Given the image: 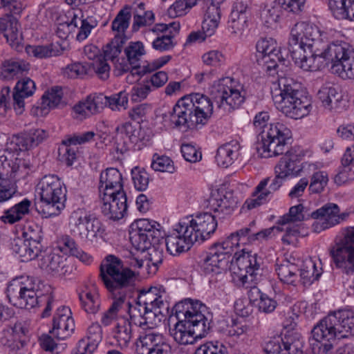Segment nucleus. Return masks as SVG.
<instances>
[{"label": "nucleus", "instance_id": "f257e3e1", "mask_svg": "<svg viewBox=\"0 0 354 354\" xmlns=\"http://www.w3.org/2000/svg\"><path fill=\"white\" fill-rule=\"evenodd\" d=\"M173 310L178 319L181 315L185 317L169 328L170 335L178 344H192L197 339L205 337L210 329L212 315L201 301L186 299L176 304Z\"/></svg>", "mask_w": 354, "mask_h": 354}, {"label": "nucleus", "instance_id": "f03ea898", "mask_svg": "<svg viewBox=\"0 0 354 354\" xmlns=\"http://www.w3.org/2000/svg\"><path fill=\"white\" fill-rule=\"evenodd\" d=\"M207 202L208 208L214 212L215 215L204 212L181 219L182 223L187 225L189 233L193 234L195 242H203L207 239L216 229V218L223 219L232 214L237 204L233 192L223 189L212 192Z\"/></svg>", "mask_w": 354, "mask_h": 354}, {"label": "nucleus", "instance_id": "7ed1b4c3", "mask_svg": "<svg viewBox=\"0 0 354 354\" xmlns=\"http://www.w3.org/2000/svg\"><path fill=\"white\" fill-rule=\"evenodd\" d=\"M213 113V102L205 95L194 93L178 100L170 113L175 127L187 131L205 124Z\"/></svg>", "mask_w": 354, "mask_h": 354}, {"label": "nucleus", "instance_id": "20e7f679", "mask_svg": "<svg viewBox=\"0 0 354 354\" xmlns=\"http://www.w3.org/2000/svg\"><path fill=\"white\" fill-rule=\"evenodd\" d=\"M270 117L267 112H260L254 119V126L259 131L257 151L261 158H271L283 154L292 133L286 124L281 122L268 124Z\"/></svg>", "mask_w": 354, "mask_h": 354}, {"label": "nucleus", "instance_id": "39448f33", "mask_svg": "<svg viewBox=\"0 0 354 354\" xmlns=\"http://www.w3.org/2000/svg\"><path fill=\"white\" fill-rule=\"evenodd\" d=\"M277 86L272 95L279 110L295 120L308 115L311 108L310 101L304 94L299 82L292 77H281L278 79Z\"/></svg>", "mask_w": 354, "mask_h": 354}, {"label": "nucleus", "instance_id": "423d86ee", "mask_svg": "<svg viewBox=\"0 0 354 354\" xmlns=\"http://www.w3.org/2000/svg\"><path fill=\"white\" fill-rule=\"evenodd\" d=\"M134 304V325L151 328L158 326L168 315L169 303L156 288L138 290Z\"/></svg>", "mask_w": 354, "mask_h": 354}, {"label": "nucleus", "instance_id": "0eeeda50", "mask_svg": "<svg viewBox=\"0 0 354 354\" xmlns=\"http://www.w3.org/2000/svg\"><path fill=\"white\" fill-rule=\"evenodd\" d=\"M9 302L19 308L32 309L39 304L41 296L36 279L21 276L12 279L6 289Z\"/></svg>", "mask_w": 354, "mask_h": 354}, {"label": "nucleus", "instance_id": "6e6552de", "mask_svg": "<svg viewBox=\"0 0 354 354\" xmlns=\"http://www.w3.org/2000/svg\"><path fill=\"white\" fill-rule=\"evenodd\" d=\"M328 37L325 32L315 24L308 21L296 23L291 28L288 48L313 49L322 50L327 46Z\"/></svg>", "mask_w": 354, "mask_h": 354}, {"label": "nucleus", "instance_id": "1a4fd4ad", "mask_svg": "<svg viewBox=\"0 0 354 354\" xmlns=\"http://www.w3.org/2000/svg\"><path fill=\"white\" fill-rule=\"evenodd\" d=\"M0 204L12 198L18 192L16 182L11 179L15 178L17 174L26 173L28 169V163L22 158H15L8 151L0 152Z\"/></svg>", "mask_w": 354, "mask_h": 354}, {"label": "nucleus", "instance_id": "9d476101", "mask_svg": "<svg viewBox=\"0 0 354 354\" xmlns=\"http://www.w3.org/2000/svg\"><path fill=\"white\" fill-rule=\"evenodd\" d=\"M100 277L106 287L111 292L125 288L133 279V270L113 254L107 255L100 267Z\"/></svg>", "mask_w": 354, "mask_h": 354}, {"label": "nucleus", "instance_id": "9b49d317", "mask_svg": "<svg viewBox=\"0 0 354 354\" xmlns=\"http://www.w3.org/2000/svg\"><path fill=\"white\" fill-rule=\"evenodd\" d=\"M40 199L48 208L44 211L46 217L58 215L64 207L66 189L56 175L44 176L37 186Z\"/></svg>", "mask_w": 354, "mask_h": 354}, {"label": "nucleus", "instance_id": "f8f14e48", "mask_svg": "<svg viewBox=\"0 0 354 354\" xmlns=\"http://www.w3.org/2000/svg\"><path fill=\"white\" fill-rule=\"evenodd\" d=\"M327 64H332L331 71L342 79L354 77V48L344 41H335L324 47Z\"/></svg>", "mask_w": 354, "mask_h": 354}, {"label": "nucleus", "instance_id": "ddd939ff", "mask_svg": "<svg viewBox=\"0 0 354 354\" xmlns=\"http://www.w3.org/2000/svg\"><path fill=\"white\" fill-rule=\"evenodd\" d=\"M134 260L148 261L147 248L151 247V240L154 243L163 239L162 226L155 221L147 218L134 220Z\"/></svg>", "mask_w": 354, "mask_h": 354}, {"label": "nucleus", "instance_id": "4468645a", "mask_svg": "<svg viewBox=\"0 0 354 354\" xmlns=\"http://www.w3.org/2000/svg\"><path fill=\"white\" fill-rule=\"evenodd\" d=\"M336 268L346 274L354 272V227L342 230L340 237L329 250Z\"/></svg>", "mask_w": 354, "mask_h": 354}, {"label": "nucleus", "instance_id": "2eb2a0df", "mask_svg": "<svg viewBox=\"0 0 354 354\" xmlns=\"http://www.w3.org/2000/svg\"><path fill=\"white\" fill-rule=\"evenodd\" d=\"M68 227L71 234L83 242H93L101 230L100 221L83 209L72 212Z\"/></svg>", "mask_w": 354, "mask_h": 354}, {"label": "nucleus", "instance_id": "dca6fc26", "mask_svg": "<svg viewBox=\"0 0 354 354\" xmlns=\"http://www.w3.org/2000/svg\"><path fill=\"white\" fill-rule=\"evenodd\" d=\"M306 0H275L272 3L260 6V18L268 28H272L279 23L284 11L298 14L305 7Z\"/></svg>", "mask_w": 354, "mask_h": 354}, {"label": "nucleus", "instance_id": "f3484780", "mask_svg": "<svg viewBox=\"0 0 354 354\" xmlns=\"http://www.w3.org/2000/svg\"><path fill=\"white\" fill-rule=\"evenodd\" d=\"M262 259L257 253L252 252H243L233 266V279L239 282L240 285L245 286L249 282L258 280V276L261 272Z\"/></svg>", "mask_w": 354, "mask_h": 354}, {"label": "nucleus", "instance_id": "a211bd4d", "mask_svg": "<svg viewBox=\"0 0 354 354\" xmlns=\"http://www.w3.org/2000/svg\"><path fill=\"white\" fill-rule=\"evenodd\" d=\"M335 322L329 313L313 327L310 342L313 350L317 349L319 353L326 354L333 348L335 339H338Z\"/></svg>", "mask_w": 354, "mask_h": 354}, {"label": "nucleus", "instance_id": "6ab92c4d", "mask_svg": "<svg viewBox=\"0 0 354 354\" xmlns=\"http://www.w3.org/2000/svg\"><path fill=\"white\" fill-rule=\"evenodd\" d=\"M227 81L232 84L231 80H224L212 91L216 108L223 113L230 112L238 108L245 100V92L234 88L232 85H227Z\"/></svg>", "mask_w": 354, "mask_h": 354}, {"label": "nucleus", "instance_id": "aec40b11", "mask_svg": "<svg viewBox=\"0 0 354 354\" xmlns=\"http://www.w3.org/2000/svg\"><path fill=\"white\" fill-rule=\"evenodd\" d=\"M275 177L272 179L266 178L263 179L256 187L252 197L248 198L245 205L248 209L255 208L269 200L274 192L278 190L283 183L286 177L282 174V171H278L276 168Z\"/></svg>", "mask_w": 354, "mask_h": 354}, {"label": "nucleus", "instance_id": "412c9836", "mask_svg": "<svg viewBox=\"0 0 354 354\" xmlns=\"http://www.w3.org/2000/svg\"><path fill=\"white\" fill-rule=\"evenodd\" d=\"M192 235L188 231V227L182 223L180 220L174 225L169 234L165 235L167 251L173 256L188 251L195 243Z\"/></svg>", "mask_w": 354, "mask_h": 354}, {"label": "nucleus", "instance_id": "4be33fe9", "mask_svg": "<svg viewBox=\"0 0 354 354\" xmlns=\"http://www.w3.org/2000/svg\"><path fill=\"white\" fill-rule=\"evenodd\" d=\"M304 156L303 150L299 147H295L286 152L275 168L282 171V174H285L286 178L289 176H298L300 173L308 175L309 172L307 170L310 169V167L314 170L315 165L308 162L300 165Z\"/></svg>", "mask_w": 354, "mask_h": 354}, {"label": "nucleus", "instance_id": "5701e85b", "mask_svg": "<svg viewBox=\"0 0 354 354\" xmlns=\"http://www.w3.org/2000/svg\"><path fill=\"white\" fill-rule=\"evenodd\" d=\"M256 48L257 62L267 72L274 70L278 66V62L284 64L285 59L280 55L277 44L272 38L259 40Z\"/></svg>", "mask_w": 354, "mask_h": 354}, {"label": "nucleus", "instance_id": "b1692460", "mask_svg": "<svg viewBox=\"0 0 354 354\" xmlns=\"http://www.w3.org/2000/svg\"><path fill=\"white\" fill-rule=\"evenodd\" d=\"M136 345V354L171 353V347L164 336L150 330L140 332Z\"/></svg>", "mask_w": 354, "mask_h": 354}, {"label": "nucleus", "instance_id": "393cba45", "mask_svg": "<svg viewBox=\"0 0 354 354\" xmlns=\"http://www.w3.org/2000/svg\"><path fill=\"white\" fill-rule=\"evenodd\" d=\"M288 51L295 64L304 71H317L328 64L324 54V48L315 52L313 49L296 48H288Z\"/></svg>", "mask_w": 354, "mask_h": 354}, {"label": "nucleus", "instance_id": "a878e982", "mask_svg": "<svg viewBox=\"0 0 354 354\" xmlns=\"http://www.w3.org/2000/svg\"><path fill=\"white\" fill-rule=\"evenodd\" d=\"M102 214L108 219L118 221L127 211V198L124 192L99 194Z\"/></svg>", "mask_w": 354, "mask_h": 354}, {"label": "nucleus", "instance_id": "bb28decb", "mask_svg": "<svg viewBox=\"0 0 354 354\" xmlns=\"http://www.w3.org/2000/svg\"><path fill=\"white\" fill-rule=\"evenodd\" d=\"M48 133L41 129H30L13 138L10 145L3 151L10 152L15 158H20L18 151H28L43 142L47 137Z\"/></svg>", "mask_w": 354, "mask_h": 354}, {"label": "nucleus", "instance_id": "cd10ccee", "mask_svg": "<svg viewBox=\"0 0 354 354\" xmlns=\"http://www.w3.org/2000/svg\"><path fill=\"white\" fill-rule=\"evenodd\" d=\"M68 306L58 307L53 317V328L50 330L58 339L69 337L75 330V322Z\"/></svg>", "mask_w": 354, "mask_h": 354}, {"label": "nucleus", "instance_id": "c85d7f7f", "mask_svg": "<svg viewBox=\"0 0 354 354\" xmlns=\"http://www.w3.org/2000/svg\"><path fill=\"white\" fill-rule=\"evenodd\" d=\"M339 208L335 203H327L311 214L312 218L317 219L313 224V230L320 232L338 224Z\"/></svg>", "mask_w": 354, "mask_h": 354}, {"label": "nucleus", "instance_id": "c756f323", "mask_svg": "<svg viewBox=\"0 0 354 354\" xmlns=\"http://www.w3.org/2000/svg\"><path fill=\"white\" fill-rule=\"evenodd\" d=\"M38 258L39 266L48 273L65 276L71 272V267L66 264V259L59 254L40 251Z\"/></svg>", "mask_w": 354, "mask_h": 354}, {"label": "nucleus", "instance_id": "7c9ffc66", "mask_svg": "<svg viewBox=\"0 0 354 354\" xmlns=\"http://www.w3.org/2000/svg\"><path fill=\"white\" fill-rule=\"evenodd\" d=\"M120 192H124L122 174L115 168H107L100 174L99 194H114Z\"/></svg>", "mask_w": 354, "mask_h": 354}, {"label": "nucleus", "instance_id": "2f4dec72", "mask_svg": "<svg viewBox=\"0 0 354 354\" xmlns=\"http://www.w3.org/2000/svg\"><path fill=\"white\" fill-rule=\"evenodd\" d=\"M35 83L29 77H24L16 84L12 93V104L17 114H21L24 110V99L35 93Z\"/></svg>", "mask_w": 354, "mask_h": 354}, {"label": "nucleus", "instance_id": "473e14b6", "mask_svg": "<svg viewBox=\"0 0 354 354\" xmlns=\"http://www.w3.org/2000/svg\"><path fill=\"white\" fill-rule=\"evenodd\" d=\"M151 248H147L149 256L147 259L149 261H137L134 260V280L144 279L151 274H154L158 270V266L162 261L161 253L152 250L150 252Z\"/></svg>", "mask_w": 354, "mask_h": 354}, {"label": "nucleus", "instance_id": "72a5a7b5", "mask_svg": "<svg viewBox=\"0 0 354 354\" xmlns=\"http://www.w3.org/2000/svg\"><path fill=\"white\" fill-rule=\"evenodd\" d=\"M84 54L91 62L87 63L97 76L103 80L109 78L110 66L106 62L100 53V49L95 45H86L84 48Z\"/></svg>", "mask_w": 354, "mask_h": 354}, {"label": "nucleus", "instance_id": "f704fd0d", "mask_svg": "<svg viewBox=\"0 0 354 354\" xmlns=\"http://www.w3.org/2000/svg\"><path fill=\"white\" fill-rule=\"evenodd\" d=\"M105 97L102 93L88 95L84 101L73 106V111L78 116L86 118L99 113L103 109Z\"/></svg>", "mask_w": 354, "mask_h": 354}, {"label": "nucleus", "instance_id": "c9c22d12", "mask_svg": "<svg viewBox=\"0 0 354 354\" xmlns=\"http://www.w3.org/2000/svg\"><path fill=\"white\" fill-rule=\"evenodd\" d=\"M296 326L297 323L293 321L290 324H284V327L287 330L282 342L285 354H303L304 340L300 333L293 330Z\"/></svg>", "mask_w": 354, "mask_h": 354}, {"label": "nucleus", "instance_id": "e433bc0d", "mask_svg": "<svg viewBox=\"0 0 354 354\" xmlns=\"http://www.w3.org/2000/svg\"><path fill=\"white\" fill-rule=\"evenodd\" d=\"M330 315L336 319L335 329L338 339L354 335V313L352 311L338 310Z\"/></svg>", "mask_w": 354, "mask_h": 354}, {"label": "nucleus", "instance_id": "4c0bfd02", "mask_svg": "<svg viewBox=\"0 0 354 354\" xmlns=\"http://www.w3.org/2000/svg\"><path fill=\"white\" fill-rule=\"evenodd\" d=\"M131 13L127 8L120 10L111 23V30L115 32L114 37L120 39V43L125 44L131 38L125 32L129 28Z\"/></svg>", "mask_w": 354, "mask_h": 354}, {"label": "nucleus", "instance_id": "58836bf2", "mask_svg": "<svg viewBox=\"0 0 354 354\" xmlns=\"http://www.w3.org/2000/svg\"><path fill=\"white\" fill-rule=\"evenodd\" d=\"M31 203L29 199H23L12 207L5 210L3 215L0 216V221L5 224L10 225L20 221L25 215L29 214Z\"/></svg>", "mask_w": 354, "mask_h": 354}, {"label": "nucleus", "instance_id": "ea45409f", "mask_svg": "<svg viewBox=\"0 0 354 354\" xmlns=\"http://www.w3.org/2000/svg\"><path fill=\"white\" fill-rule=\"evenodd\" d=\"M240 145L236 141L225 143L219 147L216 155V161L218 166L227 168L238 158Z\"/></svg>", "mask_w": 354, "mask_h": 354}, {"label": "nucleus", "instance_id": "a19ab883", "mask_svg": "<svg viewBox=\"0 0 354 354\" xmlns=\"http://www.w3.org/2000/svg\"><path fill=\"white\" fill-rule=\"evenodd\" d=\"M317 96L323 106L329 110L336 108L342 97L339 88L331 83L324 84L318 91Z\"/></svg>", "mask_w": 354, "mask_h": 354}, {"label": "nucleus", "instance_id": "79ce46f5", "mask_svg": "<svg viewBox=\"0 0 354 354\" xmlns=\"http://www.w3.org/2000/svg\"><path fill=\"white\" fill-rule=\"evenodd\" d=\"M30 70V64L24 60H7L0 68V78L11 80L23 75Z\"/></svg>", "mask_w": 354, "mask_h": 354}, {"label": "nucleus", "instance_id": "37998d69", "mask_svg": "<svg viewBox=\"0 0 354 354\" xmlns=\"http://www.w3.org/2000/svg\"><path fill=\"white\" fill-rule=\"evenodd\" d=\"M228 259L225 254H221L214 247L212 248L203 259V267L206 273H218L219 270L225 268Z\"/></svg>", "mask_w": 354, "mask_h": 354}, {"label": "nucleus", "instance_id": "c03bdc74", "mask_svg": "<svg viewBox=\"0 0 354 354\" xmlns=\"http://www.w3.org/2000/svg\"><path fill=\"white\" fill-rule=\"evenodd\" d=\"M328 7L336 19L354 21V0H329Z\"/></svg>", "mask_w": 354, "mask_h": 354}, {"label": "nucleus", "instance_id": "a18cd8bd", "mask_svg": "<svg viewBox=\"0 0 354 354\" xmlns=\"http://www.w3.org/2000/svg\"><path fill=\"white\" fill-rule=\"evenodd\" d=\"M33 245L22 238L15 239L12 243L13 252L19 256L21 261L27 262L36 257H39L40 250L37 248H32Z\"/></svg>", "mask_w": 354, "mask_h": 354}, {"label": "nucleus", "instance_id": "49530a36", "mask_svg": "<svg viewBox=\"0 0 354 354\" xmlns=\"http://www.w3.org/2000/svg\"><path fill=\"white\" fill-rule=\"evenodd\" d=\"M276 272L281 281L283 283L296 286L298 279L299 268L295 263L288 260H284L277 264Z\"/></svg>", "mask_w": 354, "mask_h": 354}, {"label": "nucleus", "instance_id": "de8ad7c7", "mask_svg": "<svg viewBox=\"0 0 354 354\" xmlns=\"http://www.w3.org/2000/svg\"><path fill=\"white\" fill-rule=\"evenodd\" d=\"M26 50L29 55L38 59L59 56L63 53V49L57 44L28 46Z\"/></svg>", "mask_w": 354, "mask_h": 354}, {"label": "nucleus", "instance_id": "09e8293b", "mask_svg": "<svg viewBox=\"0 0 354 354\" xmlns=\"http://www.w3.org/2000/svg\"><path fill=\"white\" fill-rule=\"evenodd\" d=\"M322 274V268H318L317 263L311 259H306L300 270V280L304 286H309L317 280Z\"/></svg>", "mask_w": 354, "mask_h": 354}, {"label": "nucleus", "instance_id": "8fccbe9b", "mask_svg": "<svg viewBox=\"0 0 354 354\" xmlns=\"http://www.w3.org/2000/svg\"><path fill=\"white\" fill-rule=\"evenodd\" d=\"M221 19V10L214 6H208L202 24V30L206 36L210 37L214 34Z\"/></svg>", "mask_w": 354, "mask_h": 354}, {"label": "nucleus", "instance_id": "3c124183", "mask_svg": "<svg viewBox=\"0 0 354 354\" xmlns=\"http://www.w3.org/2000/svg\"><path fill=\"white\" fill-rule=\"evenodd\" d=\"M153 21L154 15L152 11L146 10L145 3H140L134 10V32L151 25Z\"/></svg>", "mask_w": 354, "mask_h": 354}, {"label": "nucleus", "instance_id": "603ef678", "mask_svg": "<svg viewBox=\"0 0 354 354\" xmlns=\"http://www.w3.org/2000/svg\"><path fill=\"white\" fill-rule=\"evenodd\" d=\"M128 306V313L129 316V319L123 317L122 319L123 323L119 324L118 326V342L121 346L127 347L128 346L131 339V332H132V326L131 319L132 318V315H131V304L129 301L127 304Z\"/></svg>", "mask_w": 354, "mask_h": 354}, {"label": "nucleus", "instance_id": "864d4df0", "mask_svg": "<svg viewBox=\"0 0 354 354\" xmlns=\"http://www.w3.org/2000/svg\"><path fill=\"white\" fill-rule=\"evenodd\" d=\"M341 162L344 169L339 172L335 178V183L339 185L348 180L346 173L348 170H350L349 167L354 165V143L346 147L341 159Z\"/></svg>", "mask_w": 354, "mask_h": 354}, {"label": "nucleus", "instance_id": "5fc2aeb1", "mask_svg": "<svg viewBox=\"0 0 354 354\" xmlns=\"http://www.w3.org/2000/svg\"><path fill=\"white\" fill-rule=\"evenodd\" d=\"M315 170L316 167H315L314 170H313V167H310V169H308L307 171L309 172L308 174L313 172L309 185V190L312 193L317 194L323 192L327 185L328 182V176L326 171H315Z\"/></svg>", "mask_w": 354, "mask_h": 354}, {"label": "nucleus", "instance_id": "6e6d98bb", "mask_svg": "<svg viewBox=\"0 0 354 354\" xmlns=\"http://www.w3.org/2000/svg\"><path fill=\"white\" fill-rule=\"evenodd\" d=\"M247 15L231 13L228 19V30L235 37H241L247 28Z\"/></svg>", "mask_w": 354, "mask_h": 354}, {"label": "nucleus", "instance_id": "4d7b16f0", "mask_svg": "<svg viewBox=\"0 0 354 354\" xmlns=\"http://www.w3.org/2000/svg\"><path fill=\"white\" fill-rule=\"evenodd\" d=\"M104 102L103 109L105 106L109 107L112 111H120L121 108L126 109L128 105V94L125 91L113 94L111 96H106Z\"/></svg>", "mask_w": 354, "mask_h": 354}, {"label": "nucleus", "instance_id": "13d9d810", "mask_svg": "<svg viewBox=\"0 0 354 354\" xmlns=\"http://www.w3.org/2000/svg\"><path fill=\"white\" fill-rule=\"evenodd\" d=\"M117 75L130 72L133 75V41L129 42L128 46L124 50V55L116 66Z\"/></svg>", "mask_w": 354, "mask_h": 354}, {"label": "nucleus", "instance_id": "bf43d9fd", "mask_svg": "<svg viewBox=\"0 0 354 354\" xmlns=\"http://www.w3.org/2000/svg\"><path fill=\"white\" fill-rule=\"evenodd\" d=\"M62 99V89L55 87L46 92L42 97L41 102V109L46 110L55 108L59 105Z\"/></svg>", "mask_w": 354, "mask_h": 354}, {"label": "nucleus", "instance_id": "052dcab7", "mask_svg": "<svg viewBox=\"0 0 354 354\" xmlns=\"http://www.w3.org/2000/svg\"><path fill=\"white\" fill-rule=\"evenodd\" d=\"M79 298L83 308L86 313L94 314L98 311L100 304L97 293L82 292L79 294Z\"/></svg>", "mask_w": 354, "mask_h": 354}, {"label": "nucleus", "instance_id": "680f3d73", "mask_svg": "<svg viewBox=\"0 0 354 354\" xmlns=\"http://www.w3.org/2000/svg\"><path fill=\"white\" fill-rule=\"evenodd\" d=\"M303 209L304 206L301 204L291 207L288 213L284 214L278 220L277 224L279 225H285L286 224L301 222L304 220Z\"/></svg>", "mask_w": 354, "mask_h": 354}, {"label": "nucleus", "instance_id": "e2e57ef3", "mask_svg": "<svg viewBox=\"0 0 354 354\" xmlns=\"http://www.w3.org/2000/svg\"><path fill=\"white\" fill-rule=\"evenodd\" d=\"M3 33L4 37L11 45L19 43V32L17 23L13 24L7 19L0 18V33Z\"/></svg>", "mask_w": 354, "mask_h": 354}, {"label": "nucleus", "instance_id": "0e129e2a", "mask_svg": "<svg viewBox=\"0 0 354 354\" xmlns=\"http://www.w3.org/2000/svg\"><path fill=\"white\" fill-rule=\"evenodd\" d=\"M137 123L139 124V129L138 131V140L136 145L138 147V149L140 150L144 147L150 144L152 131L148 127V122L141 120V122L140 120H138Z\"/></svg>", "mask_w": 354, "mask_h": 354}, {"label": "nucleus", "instance_id": "69168bd1", "mask_svg": "<svg viewBox=\"0 0 354 354\" xmlns=\"http://www.w3.org/2000/svg\"><path fill=\"white\" fill-rule=\"evenodd\" d=\"M73 144L65 143V139L62 140L61 146L59 147V158L64 162L67 166H71L73 164L74 160L76 159L75 147H72Z\"/></svg>", "mask_w": 354, "mask_h": 354}, {"label": "nucleus", "instance_id": "338daca9", "mask_svg": "<svg viewBox=\"0 0 354 354\" xmlns=\"http://www.w3.org/2000/svg\"><path fill=\"white\" fill-rule=\"evenodd\" d=\"M41 230L37 225H30L23 232L22 239L33 245L32 248H41Z\"/></svg>", "mask_w": 354, "mask_h": 354}, {"label": "nucleus", "instance_id": "774afa93", "mask_svg": "<svg viewBox=\"0 0 354 354\" xmlns=\"http://www.w3.org/2000/svg\"><path fill=\"white\" fill-rule=\"evenodd\" d=\"M194 354H227V348L221 342H209L198 347Z\"/></svg>", "mask_w": 354, "mask_h": 354}]
</instances>
